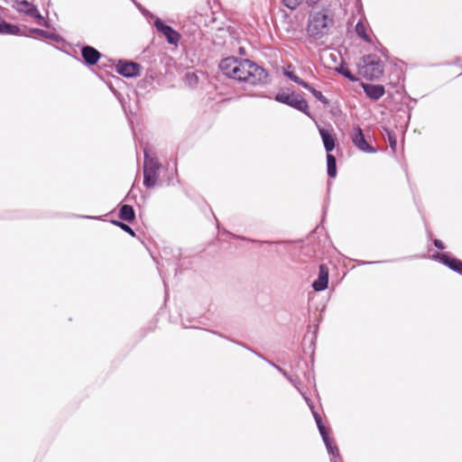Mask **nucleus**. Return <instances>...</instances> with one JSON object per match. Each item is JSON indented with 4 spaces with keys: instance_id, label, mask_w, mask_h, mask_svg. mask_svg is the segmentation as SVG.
Segmentation results:
<instances>
[{
    "instance_id": "20",
    "label": "nucleus",
    "mask_w": 462,
    "mask_h": 462,
    "mask_svg": "<svg viewBox=\"0 0 462 462\" xmlns=\"http://www.w3.org/2000/svg\"><path fill=\"white\" fill-rule=\"evenodd\" d=\"M328 175L335 178L337 175L336 158L331 153H327Z\"/></svg>"
},
{
    "instance_id": "21",
    "label": "nucleus",
    "mask_w": 462,
    "mask_h": 462,
    "mask_svg": "<svg viewBox=\"0 0 462 462\" xmlns=\"http://www.w3.org/2000/svg\"><path fill=\"white\" fill-rule=\"evenodd\" d=\"M383 136L387 139L389 145L393 152H396V146H397V138L395 134L393 131H390L389 129H384Z\"/></svg>"
},
{
    "instance_id": "29",
    "label": "nucleus",
    "mask_w": 462,
    "mask_h": 462,
    "mask_svg": "<svg viewBox=\"0 0 462 462\" xmlns=\"http://www.w3.org/2000/svg\"><path fill=\"white\" fill-rule=\"evenodd\" d=\"M187 78H191V79H194L195 80L197 79V77L194 74H187Z\"/></svg>"
},
{
    "instance_id": "17",
    "label": "nucleus",
    "mask_w": 462,
    "mask_h": 462,
    "mask_svg": "<svg viewBox=\"0 0 462 462\" xmlns=\"http://www.w3.org/2000/svg\"><path fill=\"white\" fill-rule=\"evenodd\" d=\"M0 34L21 35L22 32L19 26L0 19Z\"/></svg>"
},
{
    "instance_id": "8",
    "label": "nucleus",
    "mask_w": 462,
    "mask_h": 462,
    "mask_svg": "<svg viewBox=\"0 0 462 462\" xmlns=\"http://www.w3.org/2000/svg\"><path fill=\"white\" fill-rule=\"evenodd\" d=\"M351 139L354 144L362 152H374L375 150L366 142L360 127H356L351 133Z\"/></svg>"
},
{
    "instance_id": "7",
    "label": "nucleus",
    "mask_w": 462,
    "mask_h": 462,
    "mask_svg": "<svg viewBox=\"0 0 462 462\" xmlns=\"http://www.w3.org/2000/svg\"><path fill=\"white\" fill-rule=\"evenodd\" d=\"M15 9L18 13L24 14L35 19L38 24L47 26L46 20L33 4L26 0H23L16 3Z\"/></svg>"
},
{
    "instance_id": "23",
    "label": "nucleus",
    "mask_w": 462,
    "mask_h": 462,
    "mask_svg": "<svg viewBox=\"0 0 462 462\" xmlns=\"http://www.w3.org/2000/svg\"><path fill=\"white\" fill-rule=\"evenodd\" d=\"M306 89H308L309 91H310L312 93V95L319 101H321L323 104H328V101L327 99V97L319 90L315 89L314 88H312L310 84H309V87L308 88H305Z\"/></svg>"
},
{
    "instance_id": "26",
    "label": "nucleus",
    "mask_w": 462,
    "mask_h": 462,
    "mask_svg": "<svg viewBox=\"0 0 462 462\" xmlns=\"http://www.w3.org/2000/svg\"><path fill=\"white\" fill-rule=\"evenodd\" d=\"M114 223L116 224L118 226H120L124 231L130 234L132 236H135L134 230L128 225L124 224L122 222H116V221Z\"/></svg>"
},
{
    "instance_id": "4",
    "label": "nucleus",
    "mask_w": 462,
    "mask_h": 462,
    "mask_svg": "<svg viewBox=\"0 0 462 462\" xmlns=\"http://www.w3.org/2000/svg\"><path fill=\"white\" fill-rule=\"evenodd\" d=\"M161 165L156 159L145 155L143 162V184L146 188H153L158 180V171Z\"/></svg>"
},
{
    "instance_id": "1",
    "label": "nucleus",
    "mask_w": 462,
    "mask_h": 462,
    "mask_svg": "<svg viewBox=\"0 0 462 462\" xmlns=\"http://www.w3.org/2000/svg\"><path fill=\"white\" fill-rule=\"evenodd\" d=\"M219 67L227 77L252 86L263 83L267 76L262 67L249 60L228 57L220 62Z\"/></svg>"
},
{
    "instance_id": "3",
    "label": "nucleus",
    "mask_w": 462,
    "mask_h": 462,
    "mask_svg": "<svg viewBox=\"0 0 462 462\" xmlns=\"http://www.w3.org/2000/svg\"><path fill=\"white\" fill-rule=\"evenodd\" d=\"M358 73L366 79H379L383 73V63L375 55L365 56L358 63Z\"/></svg>"
},
{
    "instance_id": "16",
    "label": "nucleus",
    "mask_w": 462,
    "mask_h": 462,
    "mask_svg": "<svg viewBox=\"0 0 462 462\" xmlns=\"http://www.w3.org/2000/svg\"><path fill=\"white\" fill-rule=\"evenodd\" d=\"M365 92L373 99H378L384 94V88L379 85L363 84Z\"/></svg>"
},
{
    "instance_id": "10",
    "label": "nucleus",
    "mask_w": 462,
    "mask_h": 462,
    "mask_svg": "<svg viewBox=\"0 0 462 462\" xmlns=\"http://www.w3.org/2000/svg\"><path fill=\"white\" fill-rule=\"evenodd\" d=\"M116 71L127 78L139 75L140 65L134 62H120L116 67Z\"/></svg>"
},
{
    "instance_id": "11",
    "label": "nucleus",
    "mask_w": 462,
    "mask_h": 462,
    "mask_svg": "<svg viewBox=\"0 0 462 462\" xmlns=\"http://www.w3.org/2000/svg\"><path fill=\"white\" fill-rule=\"evenodd\" d=\"M276 368L291 383V384L300 393L306 402L308 403L309 407L311 409L313 415L316 413L313 410V404L310 401V399L302 392L300 385V380L298 377H293L291 375H289L286 371H284L282 368L276 366ZM318 415H319L317 412Z\"/></svg>"
},
{
    "instance_id": "15",
    "label": "nucleus",
    "mask_w": 462,
    "mask_h": 462,
    "mask_svg": "<svg viewBox=\"0 0 462 462\" xmlns=\"http://www.w3.org/2000/svg\"><path fill=\"white\" fill-rule=\"evenodd\" d=\"M81 53L84 60L89 65L96 64L100 58L99 51L90 46L83 47Z\"/></svg>"
},
{
    "instance_id": "2",
    "label": "nucleus",
    "mask_w": 462,
    "mask_h": 462,
    "mask_svg": "<svg viewBox=\"0 0 462 462\" xmlns=\"http://www.w3.org/2000/svg\"><path fill=\"white\" fill-rule=\"evenodd\" d=\"M333 24V15L328 10L322 9L310 15L307 32L310 37L320 39L329 32Z\"/></svg>"
},
{
    "instance_id": "22",
    "label": "nucleus",
    "mask_w": 462,
    "mask_h": 462,
    "mask_svg": "<svg viewBox=\"0 0 462 462\" xmlns=\"http://www.w3.org/2000/svg\"><path fill=\"white\" fill-rule=\"evenodd\" d=\"M284 75L286 77H288L291 80L294 81L295 83L302 86L303 88H308L309 87V83H307L306 81H304L303 79H301L300 78H299L298 76H296L294 74V72L292 71H289V70H285L284 71Z\"/></svg>"
},
{
    "instance_id": "9",
    "label": "nucleus",
    "mask_w": 462,
    "mask_h": 462,
    "mask_svg": "<svg viewBox=\"0 0 462 462\" xmlns=\"http://www.w3.org/2000/svg\"><path fill=\"white\" fill-rule=\"evenodd\" d=\"M156 29L162 32L171 44H177L180 40V34L171 26L164 24L162 21H155Z\"/></svg>"
},
{
    "instance_id": "6",
    "label": "nucleus",
    "mask_w": 462,
    "mask_h": 462,
    "mask_svg": "<svg viewBox=\"0 0 462 462\" xmlns=\"http://www.w3.org/2000/svg\"><path fill=\"white\" fill-rule=\"evenodd\" d=\"M314 419L319 429V431L322 437L323 442L327 448V450L328 454L333 457L331 462H341L338 448L336 445L333 444L332 439L329 437L328 431L327 430L326 427L322 422L321 416L315 413Z\"/></svg>"
},
{
    "instance_id": "5",
    "label": "nucleus",
    "mask_w": 462,
    "mask_h": 462,
    "mask_svg": "<svg viewBox=\"0 0 462 462\" xmlns=\"http://www.w3.org/2000/svg\"><path fill=\"white\" fill-rule=\"evenodd\" d=\"M275 100L280 103L286 104L310 116L308 103L300 95L294 93H278L275 97Z\"/></svg>"
},
{
    "instance_id": "19",
    "label": "nucleus",
    "mask_w": 462,
    "mask_h": 462,
    "mask_svg": "<svg viewBox=\"0 0 462 462\" xmlns=\"http://www.w3.org/2000/svg\"><path fill=\"white\" fill-rule=\"evenodd\" d=\"M119 217L125 221H133L135 217L133 207L129 205H123L119 209Z\"/></svg>"
},
{
    "instance_id": "14",
    "label": "nucleus",
    "mask_w": 462,
    "mask_h": 462,
    "mask_svg": "<svg viewBox=\"0 0 462 462\" xmlns=\"http://www.w3.org/2000/svg\"><path fill=\"white\" fill-rule=\"evenodd\" d=\"M436 257L440 260L441 263L448 265L450 269L462 274V262L460 260L450 258L446 254H437Z\"/></svg>"
},
{
    "instance_id": "12",
    "label": "nucleus",
    "mask_w": 462,
    "mask_h": 462,
    "mask_svg": "<svg viewBox=\"0 0 462 462\" xmlns=\"http://www.w3.org/2000/svg\"><path fill=\"white\" fill-rule=\"evenodd\" d=\"M328 268L321 264L319 266V278L313 282L312 287L315 291H320L328 287Z\"/></svg>"
},
{
    "instance_id": "25",
    "label": "nucleus",
    "mask_w": 462,
    "mask_h": 462,
    "mask_svg": "<svg viewBox=\"0 0 462 462\" xmlns=\"http://www.w3.org/2000/svg\"><path fill=\"white\" fill-rule=\"evenodd\" d=\"M283 4L290 9H295L301 2V0H282Z\"/></svg>"
},
{
    "instance_id": "24",
    "label": "nucleus",
    "mask_w": 462,
    "mask_h": 462,
    "mask_svg": "<svg viewBox=\"0 0 462 462\" xmlns=\"http://www.w3.org/2000/svg\"><path fill=\"white\" fill-rule=\"evenodd\" d=\"M337 71L340 74H342L344 77L347 78L351 81H356L357 80V79L350 72V70L346 67H344V66L341 65L337 69Z\"/></svg>"
},
{
    "instance_id": "28",
    "label": "nucleus",
    "mask_w": 462,
    "mask_h": 462,
    "mask_svg": "<svg viewBox=\"0 0 462 462\" xmlns=\"http://www.w3.org/2000/svg\"><path fill=\"white\" fill-rule=\"evenodd\" d=\"M434 245L439 249H444V247H445L444 244L440 240H439V239H435L434 240Z\"/></svg>"
},
{
    "instance_id": "18",
    "label": "nucleus",
    "mask_w": 462,
    "mask_h": 462,
    "mask_svg": "<svg viewBox=\"0 0 462 462\" xmlns=\"http://www.w3.org/2000/svg\"><path fill=\"white\" fill-rule=\"evenodd\" d=\"M369 27L362 21H359L356 25V34L367 42H371L372 39L368 33Z\"/></svg>"
},
{
    "instance_id": "27",
    "label": "nucleus",
    "mask_w": 462,
    "mask_h": 462,
    "mask_svg": "<svg viewBox=\"0 0 462 462\" xmlns=\"http://www.w3.org/2000/svg\"><path fill=\"white\" fill-rule=\"evenodd\" d=\"M31 32H34L40 36H46L47 32L41 29H32Z\"/></svg>"
},
{
    "instance_id": "13",
    "label": "nucleus",
    "mask_w": 462,
    "mask_h": 462,
    "mask_svg": "<svg viewBox=\"0 0 462 462\" xmlns=\"http://www.w3.org/2000/svg\"><path fill=\"white\" fill-rule=\"evenodd\" d=\"M319 134L322 138V142L325 147V150L327 151V153H330L336 145V138L335 136L328 130L324 128L319 129Z\"/></svg>"
}]
</instances>
